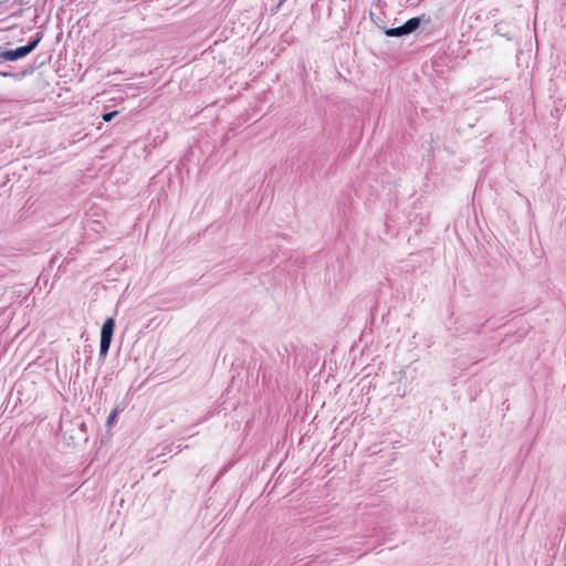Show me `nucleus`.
<instances>
[{"label": "nucleus", "mask_w": 566, "mask_h": 566, "mask_svg": "<svg viewBox=\"0 0 566 566\" xmlns=\"http://www.w3.org/2000/svg\"><path fill=\"white\" fill-rule=\"evenodd\" d=\"M385 34L387 36H390V38H394V36L398 38V36L408 35L403 24L400 25V27H397V28L386 29L385 30Z\"/></svg>", "instance_id": "20e7f679"}, {"label": "nucleus", "mask_w": 566, "mask_h": 566, "mask_svg": "<svg viewBox=\"0 0 566 566\" xmlns=\"http://www.w3.org/2000/svg\"><path fill=\"white\" fill-rule=\"evenodd\" d=\"M41 41V36L36 35L35 39L30 40L27 45L19 46L14 50H2L3 53V60L6 61H17L19 59H22L27 56L29 53H31Z\"/></svg>", "instance_id": "f03ea898"}, {"label": "nucleus", "mask_w": 566, "mask_h": 566, "mask_svg": "<svg viewBox=\"0 0 566 566\" xmlns=\"http://www.w3.org/2000/svg\"><path fill=\"white\" fill-rule=\"evenodd\" d=\"M116 417H117V410H113V411L109 413L108 418H107V422H106V423H107V426H109V427H111V426L113 424V422L115 421Z\"/></svg>", "instance_id": "423d86ee"}, {"label": "nucleus", "mask_w": 566, "mask_h": 566, "mask_svg": "<svg viewBox=\"0 0 566 566\" xmlns=\"http://www.w3.org/2000/svg\"><path fill=\"white\" fill-rule=\"evenodd\" d=\"M3 62H4L3 53H2V49L0 48V64H2Z\"/></svg>", "instance_id": "0eeeda50"}, {"label": "nucleus", "mask_w": 566, "mask_h": 566, "mask_svg": "<svg viewBox=\"0 0 566 566\" xmlns=\"http://www.w3.org/2000/svg\"><path fill=\"white\" fill-rule=\"evenodd\" d=\"M115 328V321L113 317L105 319L101 329V343H99V358L105 359L108 354L113 334Z\"/></svg>", "instance_id": "f257e3e1"}, {"label": "nucleus", "mask_w": 566, "mask_h": 566, "mask_svg": "<svg viewBox=\"0 0 566 566\" xmlns=\"http://www.w3.org/2000/svg\"><path fill=\"white\" fill-rule=\"evenodd\" d=\"M117 114H118L117 111L105 113V114H103V120L111 122Z\"/></svg>", "instance_id": "39448f33"}, {"label": "nucleus", "mask_w": 566, "mask_h": 566, "mask_svg": "<svg viewBox=\"0 0 566 566\" xmlns=\"http://www.w3.org/2000/svg\"><path fill=\"white\" fill-rule=\"evenodd\" d=\"M420 25V18L415 17L403 23L407 34L415 32Z\"/></svg>", "instance_id": "7ed1b4c3"}, {"label": "nucleus", "mask_w": 566, "mask_h": 566, "mask_svg": "<svg viewBox=\"0 0 566 566\" xmlns=\"http://www.w3.org/2000/svg\"><path fill=\"white\" fill-rule=\"evenodd\" d=\"M0 74H1L2 76H10V75H11L10 73H7V72H4V73H1V72H0Z\"/></svg>", "instance_id": "6e6552de"}]
</instances>
